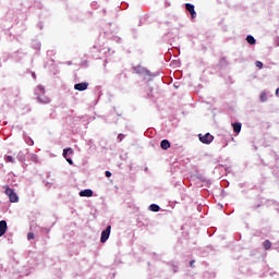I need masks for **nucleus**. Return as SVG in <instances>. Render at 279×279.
Returning a JSON list of instances; mask_svg holds the SVG:
<instances>
[{
	"instance_id": "nucleus-1",
	"label": "nucleus",
	"mask_w": 279,
	"mask_h": 279,
	"mask_svg": "<svg viewBox=\"0 0 279 279\" xmlns=\"http://www.w3.org/2000/svg\"><path fill=\"white\" fill-rule=\"evenodd\" d=\"M5 195H8L10 202H12L13 204L19 202V195H16V193L14 192L13 189L7 187L5 189Z\"/></svg>"
},
{
	"instance_id": "nucleus-2",
	"label": "nucleus",
	"mask_w": 279,
	"mask_h": 279,
	"mask_svg": "<svg viewBox=\"0 0 279 279\" xmlns=\"http://www.w3.org/2000/svg\"><path fill=\"white\" fill-rule=\"evenodd\" d=\"M198 137L201 143H204L205 145H210V143L215 141V136L210 135V133H206L205 135L199 134Z\"/></svg>"
},
{
	"instance_id": "nucleus-3",
	"label": "nucleus",
	"mask_w": 279,
	"mask_h": 279,
	"mask_svg": "<svg viewBox=\"0 0 279 279\" xmlns=\"http://www.w3.org/2000/svg\"><path fill=\"white\" fill-rule=\"evenodd\" d=\"M112 230L111 226H108L106 228V230H104L101 232V236H100V243H106V241H108V239H110V231Z\"/></svg>"
},
{
	"instance_id": "nucleus-4",
	"label": "nucleus",
	"mask_w": 279,
	"mask_h": 279,
	"mask_svg": "<svg viewBox=\"0 0 279 279\" xmlns=\"http://www.w3.org/2000/svg\"><path fill=\"white\" fill-rule=\"evenodd\" d=\"M185 9L187 10V12H190L192 19H195L197 16V13L195 12V5L186 3Z\"/></svg>"
},
{
	"instance_id": "nucleus-5",
	"label": "nucleus",
	"mask_w": 279,
	"mask_h": 279,
	"mask_svg": "<svg viewBox=\"0 0 279 279\" xmlns=\"http://www.w3.org/2000/svg\"><path fill=\"white\" fill-rule=\"evenodd\" d=\"M88 88V83L83 82V83H77L74 85V90H86Z\"/></svg>"
},
{
	"instance_id": "nucleus-6",
	"label": "nucleus",
	"mask_w": 279,
	"mask_h": 279,
	"mask_svg": "<svg viewBox=\"0 0 279 279\" xmlns=\"http://www.w3.org/2000/svg\"><path fill=\"white\" fill-rule=\"evenodd\" d=\"M8 232V222L5 220L0 221V236H3Z\"/></svg>"
},
{
	"instance_id": "nucleus-7",
	"label": "nucleus",
	"mask_w": 279,
	"mask_h": 279,
	"mask_svg": "<svg viewBox=\"0 0 279 279\" xmlns=\"http://www.w3.org/2000/svg\"><path fill=\"white\" fill-rule=\"evenodd\" d=\"M81 197H93V190H83L80 192Z\"/></svg>"
},
{
	"instance_id": "nucleus-8",
	"label": "nucleus",
	"mask_w": 279,
	"mask_h": 279,
	"mask_svg": "<svg viewBox=\"0 0 279 279\" xmlns=\"http://www.w3.org/2000/svg\"><path fill=\"white\" fill-rule=\"evenodd\" d=\"M160 147H161V149L167 150V149H169V147H171V143L168 140H163L160 143Z\"/></svg>"
},
{
	"instance_id": "nucleus-9",
	"label": "nucleus",
	"mask_w": 279,
	"mask_h": 279,
	"mask_svg": "<svg viewBox=\"0 0 279 279\" xmlns=\"http://www.w3.org/2000/svg\"><path fill=\"white\" fill-rule=\"evenodd\" d=\"M232 125H233V132H235V134H239L241 132V128H242L241 122H235Z\"/></svg>"
},
{
	"instance_id": "nucleus-10",
	"label": "nucleus",
	"mask_w": 279,
	"mask_h": 279,
	"mask_svg": "<svg viewBox=\"0 0 279 279\" xmlns=\"http://www.w3.org/2000/svg\"><path fill=\"white\" fill-rule=\"evenodd\" d=\"M69 154L71 155V156H73V154H74V151H73V148H65V149H63V158H69L68 156H69Z\"/></svg>"
},
{
	"instance_id": "nucleus-11",
	"label": "nucleus",
	"mask_w": 279,
	"mask_h": 279,
	"mask_svg": "<svg viewBox=\"0 0 279 279\" xmlns=\"http://www.w3.org/2000/svg\"><path fill=\"white\" fill-rule=\"evenodd\" d=\"M263 247H264V250H271V241H269V240H266V241H264L263 242Z\"/></svg>"
},
{
	"instance_id": "nucleus-12",
	"label": "nucleus",
	"mask_w": 279,
	"mask_h": 279,
	"mask_svg": "<svg viewBox=\"0 0 279 279\" xmlns=\"http://www.w3.org/2000/svg\"><path fill=\"white\" fill-rule=\"evenodd\" d=\"M246 41L248 43V45H256V39L252 35H248L246 37Z\"/></svg>"
},
{
	"instance_id": "nucleus-13",
	"label": "nucleus",
	"mask_w": 279,
	"mask_h": 279,
	"mask_svg": "<svg viewBox=\"0 0 279 279\" xmlns=\"http://www.w3.org/2000/svg\"><path fill=\"white\" fill-rule=\"evenodd\" d=\"M149 209L153 211V213H158L160 210V206L156 205V204H151L149 206Z\"/></svg>"
},
{
	"instance_id": "nucleus-14",
	"label": "nucleus",
	"mask_w": 279,
	"mask_h": 279,
	"mask_svg": "<svg viewBox=\"0 0 279 279\" xmlns=\"http://www.w3.org/2000/svg\"><path fill=\"white\" fill-rule=\"evenodd\" d=\"M259 99H260V101H262L263 104H265V101H267L268 98H267L266 92H262V93H260Z\"/></svg>"
},
{
	"instance_id": "nucleus-15",
	"label": "nucleus",
	"mask_w": 279,
	"mask_h": 279,
	"mask_svg": "<svg viewBox=\"0 0 279 279\" xmlns=\"http://www.w3.org/2000/svg\"><path fill=\"white\" fill-rule=\"evenodd\" d=\"M40 104H49L51 100L45 96L38 98Z\"/></svg>"
},
{
	"instance_id": "nucleus-16",
	"label": "nucleus",
	"mask_w": 279,
	"mask_h": 279,
	"mask_svg": "<svg viewBox=\"0 0 279 279\" xmlns=\"http://www.w3.org/2000/svg\"><path fill=\"white\" fill-rule=\"evenodd\" d=\"M5 161L7 162H14V158L9 155V156L5 157Z\"/></svg>"
},
{
	"instance_id": "nucleus-17",
	"label": "nucleus",
	"mask_w": 279,
	"mask_h": 279,
	"mask_svg": "<svg viewBox=\"0 0 279 279\" xmlns=\"http://www.w3.org/2000/svg\"><path fill=\"white\" fill-rule=\"evenodd\" d=\"M34 238H35V235H34L33 232H28V233H27V239H28V241H32V239H34Z\"/></svg>"
},
{
	"instance_id": "nucleus-18",
	"label": "nucleus",
	"mask_w": 279,
	"mask_h": 279,
	"mask_svg": "<svg viewBox=\"0 0 279 279\" xmlns=\"http://www.w3.org/2000/svg\"><path fill=\"white\" fill-rule=\"evenodd\" d=\"M255 65L257 66V69H263V62L260 61H256Z\"/></svg>"
},
{
	"instance_id": "nucleus-19",
	"label": "nucleus",
	"mask_w": 279,
	"mask_h": 279,
	"mask_svg": "<svg viewBox=\"0 0 279 279\" xmlns=\"http://www.w3.org/2000/svg\"><path fill=\"white\" fill-rule=\"evenodd\" d=\"M105 174H106L107 178H112V172H110L108 170L105 172Z\"/></svg>"
},
{
	"instance_id": "nucleus-20",
	"label": "nucleus",
	"mask_w": 279,
	"mask_h": 279,
	"mask_svg": "<svg viewBox=\"0 0 279 279\" xmlns=\"http://www.w3.org/2000/svg\"><path fill=\"white\" fill-rule=\"evenodd\" d=\"M65 160H66V162H69V165H73V159H71V158H65Z\"/></svg>"
},
{
	"instance_id": "nucleus-21",
	"label": "nucleus",
	"mask_w": 279,
	"mask_h": 279,
	"mask_svg": "<svg viewBox=\"0 0 279 279\" xmlns=\"http://www.w3.org/2000/svg\"><path fill=\"white\" fill-rule=\"evenodd\" d=\"M190 267H192V268L195 267V260H194V259H192V260L190 262Z\"/></svg>"
},
{
	"instance_id": "nucleus-22",
	"label": "nucleus",
	"mask_w": 279,
	"mask_h": 279,
	"mask_svg": "<svg viewBox=\"0 0 279 279\" xmlns=\"http://www.w3.org/2000/svg\"><path fill=\"white\" fill-rule=\"evenodd\" d=\"M39 90H45V88H43V86H38Z\"/></svg>"
},
{
	"instance_id": "nucleus-23",
	"label": "nucleus",
	"mask_w": 279,
	"mask_h": 279,
	"mask_svg": "<svg viewBox=\"0 0 279 279\" xmlns=\"http://www.w3.org/2000/svg\"><path fill=\"white\" fill-rule=\"evenodd\" d=\"M278 93H279V88L276 89V95H278Z\"/></svg>"
}]
</instances>
